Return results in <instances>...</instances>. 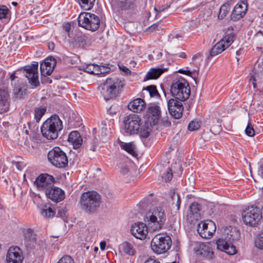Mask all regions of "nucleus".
I'll use <instances>...</instances> for the list:
<instances>
[{
  "instance_id": "a878e982",
  "label": "nucleus",
  "mask_w": 263,
  "mask_h": 263,
  "mask_svg": "<svg viewBox=\"0 0 263 263\" xmlns=\"http://www.w3.org/2000/svg\"><path fill=\"white\" fill-rule=\"evenodd\" d=\"M128 107L134 112H140L145 108L146 104L142 99L137 98L130 102Z\"/></svg>"
},
{
  "instance_id": "864d4df0",
  "label": "nucleus",
  "mask_w": 263,
  "mask_h": 263,
  "mask_svg": "<svg viewBox=\"0 0 263 263\" xmlns=\"http://www.w3.org/2000/svg\"><path fill=\"white\" fill-rule=\"evenodd\" d=\"M155 30H159V23H155L150 26L146 29V31L148 32H152Z\"/></svg>"
},
{
  "instance_id": "20e7f679",
  "label": "nucleus",
  "mask_w": 263,
  "mask_h": 263,
  "mask_svg": "<svg viewBox=\"0 0 263 263\" xmlns=\"http://www.w3.org/2000/svg\"><path fill=\"white\" fill-rule=\"evenodd\" d=\"M101 197L96 191L83 193L81 197V206L86 213H94L100 206Z\"/></svg>"
},
{
  "instance_id": "dca6fc26",
  "label": "nucleus",
  "mask_w": 263,
  "mask_h": 263,
  "mask_svg": "<svg viewBox=\"0 0 263 263\" xmlns=\"http://www.w3.org/2000/svg\"><path fill=\"white\" fill-rule=\"evenodd\" d=\"M23 259L22 252L18 247L9 248L6 256L7 263H22Z\"/></svg>"
},
{
  "instance_id": "ea45409f",
  "label": "nucleus",
  "mask_w": 263,
  "mask_h": 263,
  "mask_svg": "<svg viewBox=\"0 0 263 263\" xmlns=\"http://www.w3.org/2000/svg\"><path fill=\"white\" fill-rule=\"evenodd\" d=\"M143 90H146L149 92V95L151 97H160V96L157 90L155 85H151L143 88Z\"/></svg>"
},
{
  "instance_id": "4be33fe9",
  "label": "nucleus",
  "mask_w": 263,
  "mask_h": 263,
  "mask_svg": "<svg viewBox=\"0 0 263 263\" xmlns=\"http://www.w3.org/2000/svg\"><path fill=\"white\" fill-rule=\"evenodd\" d=\"M9 108V95L6 89L0 88V113L7 112Z\"/></svg>"
},
{
  "instance_id": "a19ab883",
  "label": "nucleus",
  "mask_w": 263,
  "mask_h": 263,
  "mask_svg": "<svg viewBox=\"0 0 263 263\" xmlns=\"http://www.w3.org/2000/svg\"><path fill=\"white\" fill-rule=\"evenodd\" d=\"M147 112L149 115L158 118L160 116V108L158 105L151 106L147 109Z\"/></svg>"
},
{
  "instance_id": "2f4dec72",
  "label": "nucleus",
  "mask_w": 263,
  "mask_h": 263,
  "mask_svg": "<svg viewBox=\"0 0 263 263\" xmlns=\"http://www.w3.org/2000/svg\"><path fill=\"white\" fill-rule=\"evenodd\" d=\"M225 49H226V48L224 47V45L222 44L221 42L219 41L210 50L208 59L210 60L211 58L221 53Z\"/></svg>"
},
{
  "instance_id": "a18cd8bd",
  "label": "nucleus",
  "mask_w": 263,
  "mask_h": 263,
  "mask_svg": "<svg viewBox=\"0 0 263 263\" xmlns=\"http://www.w3.org/2000/svg\"><path fill=\"white\" fill-rule=\"evenodd\" d=\"M173 195L172 196V200L173 201L172 204L173 205L175 204L174 200L176 198L177 201L176 203H175V206H176V210H179L181 203V198L180 195L178 193L176 194L174 192L173 193Z\"/></svg>"
},
{
  "instance_id": "cd10ccee",
  "label": "nucleus",
  "mask_w": 263,
  "mask_h": 263,
  "mask_svg": "<svg viewBox=\"0 0 263 263\" xmlns=\"http://www.w3.org/2000/svg\"><path fill=\"white\" fill-rule=\"evenodd\" d=\"M230 229L225 230V234L223 235V236L231 243H233L234 241L239 239L240 233L236 228L230 227Z\"/></svg>"
},
{
  "instance_id": "4c0bfd02",
  "label": "nucleus",
  "mask_w": 263,
  "mask_h": 263,
  "mask_svg": "<svg viewBox=\"0 0 263 263\" xmlns=\"http://www.w3.org/2000/svg\"><path fill=\"white\" fill-rule=\"evenodd\" d=\"M120 146L122 149L125 150L129 154L132 155H134V154H135L134 150L135 145L132 143H124L123 142H120Z\"/></svg>"
},
{
  "instance_id": "393cba45",
  "label": "nucleus",
  "mask_w": 263,
  "mask_h": 263,
  "mask_svg": "<svg viewBox=\"0 0 263 263\" xmlns=\"http://www.w3.org/2000/svg\"><path fill=\"white\" fill-rule=\"evenodd\" d=\"M73 47L77 48H86L89 46L88 37L85 35L75 37L71 42Z\"/></svg>"
},
{
  "instance_id": "0eeeda50",
  "label": "nucleus",
  "mask_w": 263,
  "mask_h": 263,
  "mask_svg": "<svg viewBox=\"0 0 263 263\" xmlns=\"http://www.w3.org/2000/svg\"><path fill=\"white\" fill-rule=\"evenodd\" d=\"M166 220L164 210L161 207H156L151 211H149L144 217L145 222L154 223L155 229L158 230L162 229Z\"/></svg>"
},
{
  "instance_id": "5fc2aeb1",
  "label": "nucleus",
  "mask_w": 263,
  "mask_h": 263,
  "mask_svg": "<svg viewBox=\"0 0 263 263\" xmlns=\"http://www.w3.org/2000/svg\"><path fill=\"white\" fill-rule=\"evenodd\" d=\"M98 139L94 137L91 140L90 149L93 152L95 151L97 146L98 145Z\"/></svg>"
},
{
  "instance_id": "6ab92c4d",
  "label": "nucleus",
  "mask_w": 263,
  "mask_h": 263,
  "mask_svg": "<svg viewBox=\"0 0 263 263\" xmlns=\"http://www.w3.org/2000/svg\"><path fill=\"white\" fill-rule=\"evenodd\" d=\"M47 197L54 202L58 203L65 198V192L61 189L53 185L46 192Z\"/></svg>"
},
{
  "instance_id": "ddd939ff",
  "label": "nucleus",
  "mask_w": 263,
  "mask_h": 263,
  "mask_svg": "<svg viewBox=\"0 0 263 263\" xmlns=\"http://www.w3.org/2000/svg\"><path fill=\"white\" fill-rule=\"evenodd\" d=\"M215 223L211 220L202 221L197 226V231L202 238H210L216 231Z\"/></svg>"
},
{
  "instance_id": "de8ad7c7",
  "label": "nucleus",
  "mask_w": 263,
  "mask_h": 263,
  "mask_svg": "<svg viewBox=\"0 0 263 263\" xmlns=\"http://www.w3.org/2000/svg\"><path fill=\"white\" fill-rule=\"evenodd\" d=\"M13 91L16 97L20 99L22 98L25 94V90H23L20 87H15Z\"/></svg>"
},
{
  "instance_id": "13d9d810",
  "label": "nucleus",
  "mask_w": 263,
  "mask_h": 263,
  "mask_svg": "<svg viewBox=\"0 0 263 263\" xmlns=\"http://www.w3.org/2000/svg\"><path fill=\"white\" fill-rule=\"evenodd\" d=\"M108 64L107 66H100V70L101 71V74H104L105 73H109L110 71V68L108 66Z\"/></svg>"
},
{
  "instance_id": "4d7b16f0",
  "label": "nucleus",
  "mask_w": 263,
  "mask_h": 263,
  "mask_svg": "<svg viewBox=\"0 0 263 263\" xmlns=\"http://www.w3.org/2000/svg\"><path fill=\"white\" fill-rule=\"evenodd\" d=\"M170 5H162L161 7H155L154 10L156 12L159 13V12H162V11H164L165 9L168 8L170 7Z\"/></svg>"
},
{
  "instance_id": "5701e85b",
  "label": "nucleus",
  "mask_w": 263,
  "mask_h": 263,
  "mask_svg": "<svg viewBox=\"0 0 263 263\" xmlns=\"http://www.w3.org/2000/svg\"><path fill=\"white\" fill-rule=\"evenodd\" d=\"M24 243L27 248L32 249L34 248L36 238L33 231L31 229H27L24 231Z\"/></svg>"
},
{
  "instance_id": "f704fd0d",
  "label": "nucleus",
  "mask_w": 263,
  "mask_h": 263,
  "mask_svg": "<svg viewBox=\"0 0 263 263\" xmlns=\"http://www.w3.org/2000/svg\"><path fill=\"white\" fill-rule=\"evenodd\" d=\"M96 0H77L81 8L84 10H89L94 6Z\"/></svg>"
},
{
  "instance_id": "39448f33",
  "label": "nucleus",
  "mask_w": 263,
  "mask_h": 263,
  "mask_svg": "<svg viewBox=\"0 0 263 263\" xmlns=\"http://www.w3.org/2000/svg\"><path fill=\"white\" fill-rule=\"evenodd\" d=\"M79 26L91 31L97 30L100 26L99 17L95 14L89 12L81 13L78 16Z\"/></svg>"
},
{
  "instance_id": "79ce46f5",
  "label": "nucleus",
  "mask_w": 263,
  "mask_h": 263,
  "mask_svg": "<svg viewBox=\"0 0 263 263\" xmlns=\"http://www.w3.org/2000/svg\"><path fill=\"white\" fill-rule=\"evenodd\" d=\"M254 243L257 248L260 250H263V231L260 232L256 236Z\"/></svg>"
},
{
  "instance_id": "e2e57ef3",
  "label": "nucleus",
  "mask_w": 263,
  "mask_h": 263,
  "mask_svg": "<svg viewBox=\"0 0 263 263\" xmlns=\"http://www.w3.org/2000/svg\"><path fill=\"white\" fill-rule=\"evenodd\" d=\"M144 263H160V262L155 258L149 257L145 261Z\"/></svg>"
},
{
  "instance_id": "c85d7f7f",
  "label": "nucleus",
  "mask_w": 263,
  "mask_h": 263,
  "mask_svg": "<svg viewBox=\"0 0 263 263\" xmlns=\"http://www.w3.org/2000/svg\"><path fill=\"white\" fill-rule=\"evenodd\" d=\"M152 130V125L151 123L147 122H145L143 124L141 123L140 124L139 129L138 130V133L136 134H138L141 139L147 138L149 136Z\"/></svg>"
},
{
  "instance_id": "6e6552de",
  "label": "nucleus",
  "mask_w": 263,
  "mask_h": 263,
  "mask_svg": "<svg viewBox=\"0 0 263 263\" xmlns=\"http://www.w3.org/2000/svg\"><path fill=\"white\" fill-rule=\"evenodd\" d=\"M172 239L168 235H156L151 241V248L153 252L160 254L165 253L171 247Z\"/></svg>"
},
{
  "instance_id": "49530a36",
  "label": "nucleus",
  "mask_w": 263,
  "mask_h": 263,
  "mask_svg": "<svg viewBox=\"0 0 263 263\" xmlns=\"http://www.w3.org/2000/svg\"><path fill=\"white\" fill-rule=\"evenodd\" d=\"M57 263H74V261L70 256L65 255L59 260Z\"/></svg>"
},
{
  "instance_id": "bb28decb",
  "label": "nucleus",
  "mask_w": 263,
  "mask_h": 263,
  "mask_svg": "<svg viewBox=\"0 0 263 263\" xmlns=\"http://www.w3.org/2000/svg\"><path fill=\"white\" fill-rule=\"evenodd\" d=\"M167 69L168 68H151L144 78V81L158 79L164 72L167 70Z\"/></svg>"
},
{
  "instance_id": "69168bd1",
  "label": "nucleus",
  "mask_w": 263,
  "mask_h": 263,
  "mask_svg": "<svg viewBox=\"0 0 263 263\" xmlns=\"http://www.w3.org/2000/svg\"><path fill=\"white\" fill-rule=\"evenodd\" d=\"M129 171V170L127 167V166H125L121 168L120 172L121 173L123 174H127Z\"/></svg>"
},
{
  "instance_id": "0e129e2a",
  "label": "nucleus",
  "mask_w": 263,
  "mask_h": 263,
  "mask_svg": "<svg viewBox=\"0 0 263 263\" xmlns=\"http://www.w3.org/2000/svg\"><path fill=\"white\" fill-rule=\"evenodd\" d=\"M178 72L180 73L184 74H186V75L189 76H190L192 73V72H191L190 70H183L182 69H179L178 70Z\"/></svg>"
},
{
  "instance_id": "680f3d73",
  "label": "nucleus",
  "mask_w": 263,
  "mask_h": 263,
  "mask_svg": "<svg viewBox=\"0 0 263 263\" xmlns=\"http://www.w3.org/2000/svg\"><path fill=\"white\" fill-rule=\"evenodd\" d=\"M12 164L13 165H14L15 166V167H16V168L19 170V171H21L22 170V163L20 162H16V161H12L11 162Z\"/></svg>"
},
{
  "instance_id": "338daca9",
  "label": "nucleus",
  "mask_w": 263,
  "mask_h": 263,
  "mask_svg": "<svg viewBox=\"0 0 263 263\" xmlns=\"http://www.w3.org/2000/svg\"><path fill=\"white\" fill-rule=\"evenodd\" d=\"M64 30L68 33L71 30V26L69 24H67L64 26Z\"/></svg>"
},
{
  "instance_id": "f3484780",
  "label": "nucleus",
  "mask_w": 263,
  "mask_h": 263,
  "mask_svg": "<svg viewBox=\"0 0 263 263\" xmlns=\"http://www.w3.org/2000/svg\"><path fill=\"white\" fill-rule=\"evenodd\" d=\"M195 252L203 259L210 260L214 257V253L210 245L205 243H199L195 248Z\"/></svg>"
},
{
  "instance_id": "603ef678",
  "label": "nucleus",
  "mask_w": 263,
  "mask_h": 263,
  "mask_svg": "<svg viewBox=\"0 0 263 263\" xmlns=\"http://www.w3.org/2000/svg\"><path fill=\"white\" fill-rule=\"evenodd\" d=\"M94 65L95 64L87 65L82 69L84 72L93 74V73H94Z\"/></svg>"
},
{
  "instance_id": "6e6d98bb",
  "label": "nucleus",
  "mask_w": 263,
  "mask_h": 263,
  "mask_svg": "<svg viewBox=\"0 0 263 263\" xmlns=\"http://www.w3.org/2000/svg\"><path fill=\"white\" fill-rule=\"evenodd\" d=\"M119 68L120 70H121L125 73V74H130L131 71L123 65H119Z\"/></svg>"
},
{
  "instance_id": "c03bdc74",
  "label": "nucleus",
  "mask_w": 263,
  "mask_h": 263,
  "mask_svg": "<svg viewBox=\"0 0 263 263\" xmlns=\"http://www.w3.org/2000/svg\"><path fill=\"white\" fill-rule=\"evenodd\" d=\"M42 63H46L47 65V68H49L50 67H51L50 69H51L52 72L54 67L56 65L57 62L55 59L53 58H50L46 59L45 61Z\"/></svg>"
},
{
  "instance_id": "412c9836",
  "label": "nucleus",
  "mask_w": 263,
  "mask_h": 263,
  "mask_svg": "<svg viewBox=\"0 0 263 263\" xmlns=\"http://www.w3.org/2000/svg\"><path fill=\"white\" fill-rule=\"evenodd\" d=\"M247 11V3L239 2L234 8L231 14V20L234 21L239 20L246 14Z\"/></svg>"
},
{
  "instance_id": "7c9ffc66",
  "label": "nucleus",
  "mask_w": 263,
  "mask_h": 263,
  "mask_svg": "<svg viewBox=\"0 0 263 263\" xmlns=\"http://www.w3.org/2000/svg\"><path fill=\"white\" fill-rule=\"evenodd\" d=\"M201 209V206L197 202L192 203L190 206L189 215L191 217H193V219L197 220L200 215V211Z\"/></svg>"
},
{
  "instance_id": "8fccbe9b",
  "label": "nucleus",
  "mask_w": 263,
  "mask_h": 263,
  "mask_svg": "<svg viewBox=\"0 0 263 263\" xmlns=\"http://www.w3.org/2000/svg\"><path fill=\"white\" fill-rule=\"evenodd\" d=\"M245 133L246 135L249 137H253L255 135V131L251 124L249 123L246 129Z\"/></svg>"
},
{
  "instance_id": "052dcab7",
  "label": "nucleus",
  "mask_w": 263,
  "mask_h": 263,
  "mask_svg": "<svg viewBox=\"0 0 263 263\" xmlns=\"http://www.w3.org/2000/svg\"><path fill=\"white\" fill-rule=\"evenodd\" d=\"M94 73H93V74H96V75H100V74H101V71L100 70V66L97 65V64H95L94 65Z\"/></svg>"
},
{
  "instance_id": "7ed1b4c3",
  "label": "nucleus",
  "mask_w": 263,
  "mask_h": 263,
  "mask_svg": "<svg viewBox=\"0 0 263 263\" xmlns=\"http://www.w3.org/2000/svg\"><path fill=\"white\" fill-rule=\"evenodd\" d=\"M124 85V81L118 78H107L101 86L104 90L102 93L105 99L108 100L117 97L122 91Z\"/></svg>"
},
{
  "instance_id": "a211bd4d",
  "label": "nucleus",
  "mask_w": 263,
  "mask_h": 263,
  "mask_svg": "<svg viewBox=\"0 0 263 263\" xmlns=\"http://www.w3.org/2000/svg\"><path fill=\"white\" fill-rule=\"evenodd\" d=\"M216 245L218 250L223 251L229 255H234L237 253L235 247L223 236L217 240Z\"/></svg>"
},
{
  "instance_id": "b1692460",
  "label": "nucleus",
  "mask_w": 263,
  "mask_h": 263,
  "mask_svg": "<svg viewBox=\"0 0 263 263\" xmlns=\"http://www.w3.org/2000/svg\"><path fill=\"white\" fill-rule=\"evenodd\" d=\"M68 141L72 143L74 149H77L81 146L83 139L78 132L72 131L69 134Z\"/></svg>"
},
{
  "instance_id": "473e14b6",
  "label": "nucleus",
  "mask_w": 263,
  "mask_h": 263,
  "mask_svg": "<svg viewBox=\"0 0 263 263\" xmlns=\"http://www.w3.org/2000/svg\"><path fill=\"white\" fill-rule=\"evenodd\" d=\"M41 213L45 217L51 218L55 215V212L51 208L49 204H45L43 205Z\"/></svg>"
},
{
  "instance_id": "72a5a7b5",
  "label": "nucleus",
  "mask_w": 263,
  "mask_h": 263,
  "mask_svg": "<svg viewBox=\"0 0 263 263\" xmlns=\"http://www.w3.org/2000/svg\"><path fill=\"white\" fill-rule=\"evenodd\" d=\"M230 10V3L229 2L223 4L219 9V13L218 14V18L219 20L223 19L227 16L228 12Z\"/></svg>"
},
{
  "instance_id": "bf43d9fd",
  "label": "nucleus",
  "mask_w": 263,
  "mask_h": 263,
  "mask_svg": "<svg viewBox=\"0 0 263 263\" xmlns=\"http://www.w3.org/2000/svg\"><path fill=\"white\" fill-rule=\"evenodd\" d=\"M66 213V212L64 209H59L58 210L57 216L58 217H63L65 216Z\"/></svg>"
},
{
  "instance_id": "774afa93",
  "label": "nucleus",
  "mask_w": 263,
  "mask_h": 263,
  "mask_svg": "<svg viewBox=\"0 0 263 263\" xmlns=\"http://www.w3.org/2000/svg\"><path fill=\"white\" fill-rule=\"evenodd\" d=\"M258 173H259V174L260 175V176L263 178V164L261 165L259 168V170H258Z\"/></svg>"
},
{
  "instance_id": "c756f323",
  "label": "nucleus",
  "mask_w": 263,
  "mask_h": 263,
  "mask_svg": "<svg viewBox=\"0 0 263 263\" xmlns=\"http://www.w3.org/2000/svg\"><path fill=\"white\" fill-rule=\"evenodd\" d=\"M119 249L125 254L130 256L134 255L136 253V250L133 245L127 241H124L120 244Z\"/></svg>"
},
{
  "instance_id": "f8f14e48",
  "label": "nucleus",
  "mask_w": 263,
  "mask_h": 263,
  "mask_svg": "<svg viewBox=\"0 0 263 263\" xmlns=\"http://www.w3.org/2000/svg\"><path fill=\"white\" fill-rule=\"evenodd\" d=\"M54 181V178L52 176L47 174H42L35 179L34 184L39 191L46 192L52 186Z\"/></svg>"
},
{
  "instance_id": "9d476101",
  "label": "nucleus",
  "mask_w": 263,
  "mask_h": 263,
  "mask_svg": "<svg viewBox=\"0 0 263 263\" xmlns=\"http://www.w3.org/2000/svg\"><path fill=\"white\" fill-rule=\"evenodd\" d=\"M141 123V118L137 114H132L126 116L123 120L124 134L126 136L136 134L139 129Z\"/></svg>"
},
{
  "instance_id": "9b49d317",
  "label": "nucleus",
  "mask_w": 263,
  "mask_h": 263,
  "mask_svg": "<svg viewBox=\"0 0 263 263\" xmlns=\"http://www.w3.org/2000/svg\"><path fill=\"white\" fill-rule=\"evenodd\" d=\"M37 69L38 63L35 62L30 65H26L20 69L23 70V73L28 80L29 83L35 87L38 86L40 84L38 79Z\"/></svg>"
},
{
  "instance_id": "f03ea898",
  "label": "nucleus",
  "mask_w": 263,
  "mask_h": 263,
  "mask_svg": "<svg viewBox=\"0 0 263 263\" xmlns=\"http://www.w3.org/2000/svg\"><path fill=\"white\" fill-rule=\"evenodd\" d=\"M172 96L180 101H186L191 94V88L189 83L184 78L180 77L174 79L170 87Z\"/></svg>"
},
{
  "instance_id": "4468645a",
  "label": "nucleus",
  "mask_w": 263,
  "mask_h": 263,
  "mask_svg": "<svg viewBox=\"0 0 263 263\" xmlns=\"http://www.w3.org/2000/svg\"><path fill=\"white\" fill-rule=\"evenodd\" d=\"M182 101L171 98L167 102V107L170 114L175 119H180L184 110Z\"/></svg>"
},
{
  "instance_id": "1a4fd4ad",
  "label": "nucleus",
  "mask_w": 263,
  "mask_h": 263,
  "mask_svg": "<svg viewBox=\"0 0 263 263\" xmlns=\"http://www.w3.org/2000/svg\"><path fill=\"white\" fill-rule=\"evenodd\" d=\"M242 219L246 225L254 226L261 219V213L259 208L248 206L242 212Z\"/></svg>"
},
{
  "instance_id": "58836bf2",
  "label": "nucleus",
  "mask_w": 263,
  "mask_h": 263,
  "mask_svg": "<svg viewBox=\"0 0 263 263\" xmlns=\"http://www.w3.org/2000/svg\"><path fill=\"white\" fill-rule=\"evenodd\" d=\"M46 108L43 106L36 107L34 109V119L37 122H39L43 116L45 114Z\"/></svg>"
},
{
  "instance_id": "aec40b11",
  "label": "nucleus",
  "mask_w": 263,
  "mask_h": 263,
  "mask_svg": "<svg viewBox=\"0 0 263 263\" xmlns=\"http://www.w3.org/2000/svg\"><path fill=\"white\" fill-rule=\"evenodd\" d=\"M130 232L135 238L141 240L145 239L148 233L147 227L143 222L135 223L131 227Z\"/></svg>"
},
{
  "instance_id": "c9c22d12",
  "label": "nucleus",
  "mask_w": 263,
  "mask_h": 263,
  "mask_svg": "<svg viewBox=\"0 0 263 263\" xmlns=\"http://www.w3.org/2000/svg\"><path fill=\"white\" fill-rule=\"evenodd\" d=\"M235 39L234 34L231 33L226 35L220 41L222 44L224 45V47L228 48L234 42Z\"/></svg>"
},
{
  "instance_id": "09e8293b",
  "label": "nucleus",
  "mask_w": 263,
  "mask_h": 263,
  "mask_svg": "<svg viewBox=\"0 0 263 263\" xmlns=\"http://www.w3.org/2000/svg\"><path fill=\"white\" fill-rule=\"evenodd\" d=\"M200 127V123L197 121H192L190 122L188 125V129L190 131L197 130Z\"/></svg>"
},
{
  "instance_id": "f257e3e1",
  "label": "nucleus",
  "mask_w": 263,
  "mask_h": 263,
  "mask_svg": "<svg viewBox=\"0 0 263 263\" xmlns=\"http://www.w3.org/2000/svg\"><path fill=\"white\" fill-rule=\"evenodd\" d=\"M63 128L62 121L57 115H53L43 123L41 130L43 136L49 140L56 139Z\"/></svg>"
},
{
  "instance_id": "e433bc0d",
  "label": "nucleus",
  "mask_w": 263,
  "mask_h": 263,
  "mask_svg": "<svg viewBox=\"0 0 263 263\" xmlns=\"http://www.w3.org/2000/svg\"><path fill=\"white\" fill-rule=\"evenodd\" d=\"M10 18V12L5 5H0V20L5 19L7 22Z\"/></svg>"
},
{
  "instance_id": "423d86ee",
  "label": "nucleus",
  "mask_w": 263,
  "mask_h": 263,
  "mask_svg": "<svg viewBox=\"0 0 263 263\" xmlns=\"http://www.w3.org/2000/svg\"><path fill=\"white\" fill-rule=\"evenodd\" d=\"M48 161L59 168H65L68 165V159L66 153L59 147H54L47 155Z\"/></svg>"
},
{
  "instance_id": "3c124183",
  "label": "nucleus",
  "mask_w": 263,
  "mask_h": 263,
  "mask_svg": "<svg viewBox=\"0 0 263 263\" xmlns=\"http://www.w3.org/2000/svg\"><path fill=\"white\" fill-rule=\"evenodd\" d=\"M166 181H170L172 180L173 177L172 170L170 168H168L165 174H164L163 177Z\"/></svg>"
},
{
  "instance_id": "2eb2a0df",
  "label": "nucleus",
  "mask_w": 263,
  "mask_h": 263,
  "mask_svg": "<svg viewBox=\"0 0 263 263\" xmlns=\"http://www.w3.org/2000/svg\"><path fill=\"white\" fill-rule=\"evenodd\" d=\"M114 6L119 11H124L128 14L135 13L137 8L132 0H115Z\"/></svg>"
},
{
  "instance_id": "37998d69",
  "label": "nucleus",
  "mask_w": 263,
  "mask_h": 263,
  "mask_svg": "<svg viewBox=\"0 0 263 263\" xmlns=\"http://www.w3.org/2000/svg\"><path fill=\"white\" fill-rule=\"evenodd\" d=\"M40 71L41 74L42 76L46 77L47 76H50L52 73V70L47 68V65L46 63H41L40 64Z\"/></svg>"
}]
</instances>
